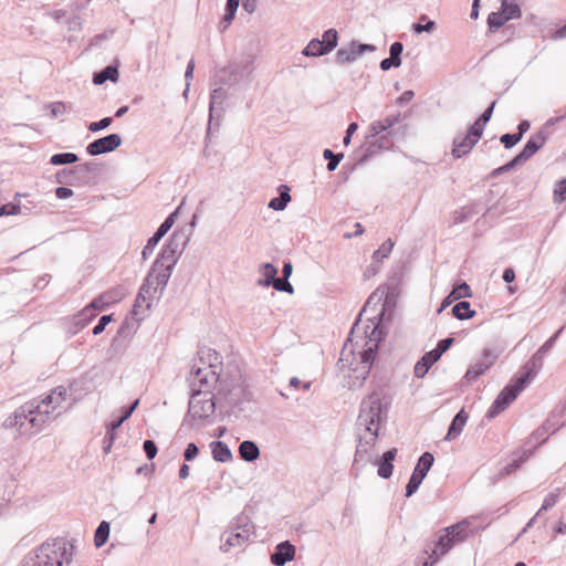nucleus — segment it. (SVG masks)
Listing matches in <instances>:
<instances>
[{"label":"nucleus","instance_id":"obj_1","mask_svg":"<svg viewBox=\"0 0 566 566\" xmlns=\"http://www.w3.org/2000/svg\"><path fill=\"white\" fill-rule=\"evenodd\" d=\"M381 302V296H377L376 293L369 296L365 306L359 313V316L352 327L348 342H353L355 338L368 337V347L359 353V358L356 359L354 352L344 345L340 357L337 361V368L344 374V377L348 378L347 386L349 388L360 387L368 377L373 363L376 357L378 343L381 340L382 333L379 329V321L385 312V304H380V310H374L373 316H368L367 321L370 323L366 326H361L364 315H368L371 312V306L377 307Z\"/></svg>","mask_w":566,"mask_h":566},{"label":"nucleus","instance_id":"obj_2","mask_svg":"<svg viewBox=\"0 0 566 566\" xmlns=\"http://www.w3.org/2000/svg\"><path fill=\"white\" fill-rule=\"evenodd\" d=\"M382 420V405L378 395H370L361 402L357 419L359 440L355 452L354 465L373 463L376 459L375 444L379 424Z\"/></svg>","mask_w":566,"mask_h":566},{"label":"nucleus","instance_id":"obj_3","mask_svg":"<svg viewBox=\"0 0 566 566\" xmlns=\"http://www.w3.org/2000/svg\"><path fill=\"white\" fill-rule=\"evenodd\" d=\"M74 546L63 537L52 538L28 554L21 566H71Z\"/></svg>","mask_w":566,"mask_h":566},{"label":"nucleus","instance_id":"obj_4","mask_svg":"<svg viewBox=\"0 0 566 566\" xmlns=\"http://www.w3.org/2000/svg\"><path fill=\"white\" fill-rule=\"evenodd\" d=\"M254 526L245 514L235 516L221 534L220 549L224 553L243 547L253 534Z\"/></svg>","mask_w":566,"mask_h":566},{"label":"nucleus","instance_id":"obj_5","mask_svg":"<svg viewBox=\"0 0 566 566\" xmlns=\"http://www.w3.org/2000/svg\"><path fill=\"white\" fill-rule=\"evenodd\" d=\"M530 377L531 373H525L518 377L513 385H507L493 401L486 416L489 418H494L505 410L530 382Z\"/></svg>","mask_w":566,"mask_h":566},{"label":"nucleus","instance_id":"obj_6","mask_svg":"<svg viewBox=\"0 0 566 566\" xmlns=\"http://www.w3.org/2000/svg\"><path fill=\"white\" fill-rule=\"evenodd\" d=\"M192 392H211V387L218 381V374L212 364L193 365L188 378Z\"/></svg>","mask_w":566,"mask_h":566},{"label":"nucleus","instance_id":"obj_7","mask_svg":"<svg viewBox=\"0 0 566 566\" xmlns=\"http://www.w3.org/2000/svg\"><path fill=\"white\" fill-rule=\"evenodd\" d=\"M522 17L520 4L515 0H501V8L496 12H491L488 17L489 31L494 33L511 20H517Z\"/></svg>","mask_w":566,"mask_h":566},{"label":"nucleus","instance_id":"obj_8","mask_svg":"<svg viewBox=\"0 0 566 566\" xmlns=\"http://www.w3.org/2000/svg\"><path fill=\"white\" fill-rule=\"evenodd\" d=\"M547 140V134L544 129H541L536 134L532 135L531 138L525 144L524 148L521 153L515 156L511 161L497 168L495 172L509 171L514 168L516 165L525 163L530 159L537 150H539Z\"/></svg>","mask_w":566,"mask_h":566},{"label":"nucleus","instance_id":"obj_9","mask_svg":"<svg viewBox=\"0 0 566 566\" xmlns=\"http://www.w3.org/2000/svg\"><path fill=\"white\" fill-rule=\"evenodd\" d=\"M502 354V348L484 347L480 357L468 368L464 378L469 381L476 380L489 370Z\"/></svg>","mask_w":566,"mask_h":566},{"label":"nucleus","instance_id":"obj_10","mask_svg":"<svg viewBox=\"0 0 566 566\" xmlns=\"http://www.w3.org/2000/svg\"><path fill=\"white\" fill-rule=\"evenodd\" d=\"M216 409V403L211 392H192L188 415L193 419L203 420L210 417Z\"/></svg>","mask_w":566,"mask_h":566},{"label":"nucleus","instance_id":"obj_11","mask_svg":"<svg viewBox=\"0 0 566 566\" xmlns=\"http://www.w3.org/2000/svg\"><path fill=\"white\" fill-rule=\"evenodd\" d=\"M70 395L63 386H57L46 395L42 396V406L50 411L51 421L61 416L65 408L64 403L69 400Z\"/></svg>","mask_w":566,"mask_h":566},{"label":"nucleus","instance_id":"obj_12","mask_svg":"<svg viewBox=\"0 0 566 566\" xmlns=\"http://www.w3.org/2000/svg\"><path fill=\"white\" fill-rule=\"evenodd\" d=\"M41 402L42 397L29 400L24 402V409L21 411L32 415L31 428L33 429L34 432L42 431L48 424L52 422L50 418V411H48V409L44 408L42 406L43 403Z\"/></svg>","mask_w":566,"mask_h":566},{"label":"nucleus","instance_id":"obj_13","mask_svg":"<svg viewBox=\"0 0 566 566\" xmlns=\"http://www.w3.org/2000/svg\"><path fill=\"white\" fill-rule=\"evenodd\" d=\"M434 461L433 455L430 452H424L419 458L418 463L411 474L408 484L406 486V496L409 497L417 492L428 471L432 467Z\"/></svg>","mask_w":566,"mask_h":566},{"label":"nucleus","instance_id":"obj_14","mask_svg":"<svg viewBox=\"0 0 566 566\" xmlns=\"http://www.w3.org/2000/svg\"><path fill=\"white\" fill-rule=\"evenodd\" d=\"M172 268L165 266L161 263H154L144 283L148 285L156 294L163 295V292L170 279Z\"/></svg>","mask_w":566,"mask_h":566},{"label":"nucleus","instance_id":"obj_15","mask_svg":"<svg viewBox=\"0 0 566 566\" xmlns=\"http://www.w3.org/2000/svg\"><path fill=\"white\" fill-rule=\"evenodd\" d=\"M159 297L148 285L143 283L135 298L133 315L137 319L144 318L150 310L153 301Z\"/></svg>","mask_w":566,"mask_h":566},{"label":"nucleus","instance_id":"obj_16","mask_svg":"<svg viewBox=\"0 0 566 566\" xmlns=\"http://www.w3.org/2000/svg\"><path fill=\"white\" fill-rule=\"evenodd\" d=\"M24 409V403L17 408L3 422L4 428L15 429L20 434L35 433L31 428V417L28 412H21Z\"/></svg>","mask_w":566,"mask_h":566},{"label":"nucleus","instance_id":"obj_17","mask_svg":"<svg viewBox=\"0 0 566 566\" xmlns=\"http://www.w3.org/2000/svg\"><path fill=\"white\" fill-rule=\"evenodd\" d=\"M122 145V137L118 134H109L105 137L95 139L86 147V151L91 156H98L111 153Z\"/></svg>","mask_w":566,"mask_h":566},{"label":"nucleus","instance_id":"obj_18","mask_svg":"<svg viewBox=\"0 0 566 566\" xmlns=\"http://www.w3.org/2000/svg\"><path fill=\"white\" fill-rule=\"evenodd\" d=\"M182 244L178 242L177 234L174 233L170 241L164 247L159 256L154 263H161L165 266L172 268L177 263L178 256L182 252Z\"/></svg>","mask_w":566,"mask_h":566},{"label":"nucleus","instance_id":"obj_19","mask_svg":"<svg viewBox=\"0 0 566 566\" xmlns=\"http://www.w3.org/2000/svg\"><path fill=\"white\" fill-rule=\"evenodd\" d=\"M457 544L451 537L442 530L437 533V538L432 542H428L424 547H429L431 553H436L437 557L441 559L446 556Z\"/></svg>","mask_w":566,"mask_h":566},{"label":"nucleus","instance_id":"obj_20","mask_svg":"<svg viewBox=\"0 0 566 566\" xmlns=\"http://www.w3.org/2000/svg\"><path fill=\"white\" fill-rule=\"evenodd\" d=\"M295 552V546L289 541L282 542L275 546V549L271 555V562L275 566H284L287 562L294 559Z\"/></svg>","mask_w":566,"mask_h":566},{"label":"nucleus","instance_id":"obj_21","mask_svg":"<svg viewBox=\"0 0 566 566\" xmlns=\"http://www.w3.org/2000/svg\"><path fill=\"white\" fill-rule=\"evenodd\" d=\"M563 426L564 423H559L557 420H555V416L551 415L539 428L533 431L530 437V441L542 444L546 441L548 433L556 432Z\"/></svg>","mask_w":566,"mask_h":566},{"label":"nucleus","instance_id":"obj_22","mask_svg":"<svg viewBox=\"0 0 566 566\" xmlns=\"http://www.w3.org/2000/svg\"><path fill=\"white\" fill-rule=\"evenodd\" d=\"M397 455V449H390L386 451L381 458H377L373 461V464L378 467L377 473L382 479H389L392 475V462Z\"/></svg>","mask_w":566,"mask_h":566},{"label":"nucleus","instance_id":"obj_23","mask_svg":"<svg viewBox=\"0 0 566 566\" xmlns=\"http://www.w3.org/2000/svg\"><path fill=\"white\" fill-rule=\"evenodd\" d=\"M475 144L476 142L467 134L459 135L453 139V148L451 154L454 158H461L469 154Z\"/></svg>","mask_w":566,"mask_h":566},{"label":"nucleus","instance_id":"obj_24","mask_svg":"<svg viewBox=\"0 0 566 566\" xmlns=\"http://www.w3.org/2000/svg\"><path fill=\"white\" fill-rule=\"evenodd\" d=\"M403 51V45L402 43L400 42H394L391 45H390V49H389V53H390V56L389 57H386L381 62H380V69L382 71H388L390 70L392 66L395 67H398L401 65V53Z\"/></svg>","mask_w":566,"mask_h":566},{"label":"nucleus","instance_id":"obj_25","mask_svg":"<svg viewBox=\"0 0 566 566\" xmlns=\"http://www.w3.org/2000/svg\"><path fill=\"white\" fill-rule=\"evenodd\" d=\"M469 522L461 521L457 524L447 526L442 528V532H446L455 544L464 542L469 536Z\"/></svg>","mask_w":566,"mask_h":566},{"label":"nucleus","instance_id":"obj_26","mask_svg":"<svg viewBox=\"0 0 566 566\" xmlns=\"http://www.w3.org/2000/svg\"><path fill=\"white\" fill-rule=\"evenodd\" d=\"M440 358L432 350L426 353L420 360L417 361L413 368L415 376L417 378H423L430 367L438 361Z\"/></svg>","mask_w":566,"mask_h":566},{"label":"nucleus","instance_id":"obj_27","mask_svg":"<svg viewBox=\"0 0 566 566\" xmlns=\"http://www.w3.org/2000/svg\"><path fill=\"white\" fill-rule=\"evenodd\" d=\"M467 420L468 415L464 412V410H460L453 418L444 439L451 441L459 437L464 424L467 423Z\"/></svg>","mask_w":566,"mask_h":566},{"label":"nucleus","instance_id":"obj_28","mask_svg":"<svg viewBox=\"0 0 566 566\" xmlns=\"http://www.w3.org/2000/svg\"><path fill=\"white\" fill-rule=\"evenodd\" d=\"M240 458L247 462H253L260 457V449L255 442L244 440L239 444Z\"/></svg>","mask_w":566,"mask_h":566},{"label":"nucleus","instance_id":"obj_29","mask_svg":"<svg viewBox=\"0 0 566 566\" xmlns=\"http://www.w3.org/2000/svg\"><path fill=\"white\" fill-rule=\"evenodd\" d=\"M212 458L218 462H229L232 460V452L228 444L222 441H212L210 443Z\"/></svg>","mask_w":566,"mask_h":566},{"label":"nucleus","instance_id":"obj_30","mask_svg":"<svg viewBox=\"0 0 566 566\" xmlns=\"http://www.w3.org/2000/svg\"><path fill=\"white\" fill-rule=\"evenodd\" d=\"M356 49V42H350L347 46H342L336 53V62L340 65L352 63L359 56Z\"/></svg>","mask_w":566,"mask_h":566},{"label":"nucleus","instance_id":"obj_31","mask_svg":"<svg viewBox=\"0 0 566 566\" xmlns=\"http://www.w3.org/2000/svg\"><path fill=\"white\" fill-rule=\"evenodd\" d=\"M279 197H275L270 200L268 207L275 211H282L286 208L287 203L291 201L290 188L286 185H281L279 187Z\"/></svg>","mask_w":566,"mask_h":566},{"label":"nucleus","instance_id":"obj_32","mask_svg":"<svg viewBox=\"0 0 566 566\" xmlns=\"http://www.w3.org/2000/svg\"><path fill=\"white\" fill-rule=\"evenodd\" d=\"M229 73L233 76V81L238 82L241 78H248L253 72V62L245 61L241 64H231L228 67Z\"/></svg>","mask_w":566,"mask_h":566},{"label":"nucleus","instance_id":"obj_33","mask_svg":"<svg viewBox=\"0 0 566 566\" xmlns=\"http://www.w3.org/2000/svg\"><path fill=\"white\" fill-rule=\"evenodd\" d=\"M118 75V69L116 65H107L101 72L94 74L93 83L95 85H102L106 81L117 82Z\"/></svg>","mask_w":566,"mask_h":566},{"label":"nucleus","instance_id":"obj_34","mask_svg":"<svg viewBox=\"0 0 566 566\" xmlns=\"http://www.w3.org/2000/svg\"><path fill=\"white\" fill-rule=\"evenodd\" d=\"M452 314L462 321L472 318L475 315V311L471 310L468 301H460L452 307Z\"/></svg>","mask_w":566,"mask_h":566},{"label":"nucleus","instance_id":"obj_35","mask_svg":"<svg viewBox=\"0 0 566 566\" xmlns=\"http://www.w3.org/2000/svg\"><path fill=\"white\" fill-rule=\"evenodd\" d=\"M302 53L305 56H322V55H325V54H327L329 52L327 51L326 46H324V44L321 42V40L313 39L304 48Z\"/></svg>","mask_w":566,"mask_h":566},{"label":"nucleus","instance_id":"obj_36","mask_svg":"<svg viewBox=\"0 0 566 566\" xmlns=\"http://www.w3.org/2000/svg\"><path fill=\"white\" fill-rule=\"evenodd\" d=\"M111 525L106 521H102L97 526L94 534V545L99 548L102 547L109 537Z\"/></svg>","mask_w":566,"mask_h":566},{"label":"nucleus","instance_id":"obj_37","mask_svg":"<svg viewBox=\"0 0 566 566\" xmlns=\"http://www.w3.org/2000/svg\"><path fill=\"white\" fill-rule=\"evenodd\" d=\"M544 354L538 349L524 366V374L531 373L530 380L538 373L543 366Z\"/></svg>","mask_w":566,"mask_h":566},{"label":"nucleus","instance_id":"obj_38","mask_svg":"<svg viewBox=\"0 0 566 566\" xmlns=\"http://www.w3.org/2000/svg\"><path fill=\"white\" fill-rule=\"evenodd\" d=\"M260 271H261L262 275L264 276V279L259 280L258 284L262 285V286H270L276 279L277 269L271 263H265L262 265Z\"/></svg>","mask_w":566,"mask_h":566},{"label":"nucleus","instance_id":"obj_39","mask_svg":"<svg viewBox=\"0 0 566 566\" xmlns=\"http://www.w3.org/2000/svg\"><path fill=\"white\" fill-rule=\"evenodd\" d=\"M226 91L221 87L214 88L210 95V104H209V114L210 118H212L213 112L219 107L221 109V105L226 98Z\"/></svg>","mask_w":566,"mask_h":566},{"label":"nucleus","instance_id":"obj_40","mask_svg":"<svg viewBox=\"0 0 566 566\" xmlns=\"http://www.w3.org/2000/svg\"><path fill=\"white\" fill-rule=\"evenodd\" d=\"M103 296L108 305H113L120 302L126 296V290L119 285L103 293Z\"/></svg>","mask_w":566,"mask_h":566},{"label":"nucleus","instance_id":"obj_41","mask_svg":"<svg viewBox=\"0 0 566 566\" xmlns=\"http://www.w3.org/2000/svg\"><path fill=\"white\" fill-rule=\"evenodd\" d=\"M239 1L240 0H227L226 13H224L223 21H222V23H223L222 30H226L228 28V25L234 19L235 12L239 7Z\"/></svg>","mask_w":566,"mask_h":566},{"label":"nucleus","instance_id":"obj_42","mask_svg":"<svg viewBox=\"0 0 566 566\" xmlns=\"http://www.w3.org/2000/svg\"><path fill=\"white\" fill-rule=\"evenodd\" d=\"M96 316L94 310H92L88 305L85 306L77 315L74 316L75 325L78 328L84 327L90 321H92Z\"/></svg>","mask_w":566,"mask_h":566},{"label":"nucleus","instance_id":"obj_43","mask_svg":"<svg viewBox=\"0 0 566 566\" xmlns=\"http://www.w3.org/2000/svg\"><path fill=\"white\" fill-rule=\"evenodd\" d=\"M78 160V157L74 153H60L55 154L50 158V163L52 165L59 166V165H67V164H74Z\"/></svg>","mask_w":566,"mask_h":566},{"label":"nucleus","instance_id":"obj_44","mask_svg":"<svg viewBox=\"0 0 566 566\" xmlns=\"http://www.w3.org/2000/svg\"><path fill=\"white\" fill-rule=\"evenodd\" d=\"M559 493L560 489H556L555 491L548 493L545 496L541 509L536 512V516H539L543 512L552 509L558 502Z\"/></svg>","mask_w":566,"mask_h":566},{"label":"nucleus","instance_id":"obj_45","mask_svg":"<svg viewBox=\"0 0 566 566\" xmlns=\"http://www.w3.org/2000/svg\"><path fill=\"white\" fill-rule=\"evenodd\" d=\"M394 242L391 239H387L378 250H376L373 254L374 262H380L382 259L387 258L394 248Z\"/></svg>","mask_w":566,"mask_h":566},{"label":"nucleus","instance_id":"obj_46","mask_svg":"<svg viewBox=\"0 0 566 566\" xmlns=\"http://www.w3.org/2000/svg\"><path fill=\"white\" fill-rule=\"evenodd\" d=\"M337 39V31L335 29H328L324 32L321 42L324 44V46H326L327 51L331 52L336 48Z\"/></svg>","mask_w":566,"mask_h":566},{"label":"nucleus","instance_id":"obj_47","mask_svg":"<svg viewBox=\"0 0 566 566\" xmlns=\"http://www.w3.org/2000/svg\"><path fill=\"white\" fill-rule=\"evenodd\" d=\"M178 211H179V208L176 211H174L171 214H169L166 218V220L159 226V228L154 233V235H156L157 238L161 239L171 229V227L174 226L175 218H176Z\"/></svg>","mask_w":566,"mask_h":566},{"label":"nucleus","instance_id":"obj_48","mask_svg":"<svg viewBox=\"0 0 566 566\" xmlns=\"http://www.w3.org/2000/svg\"><path fill=\"white\" fill-rule=\"evenodd\" d=\"M423 557H418L416 566H434L440 559L436 553H431L429 547H423Z\"/></svg>","mask_w":566,"mask_h":566},{"label":"nucleus","instance_id":"obj_49","mask_svg":"<svg viewBox=\"0 0 566 566\" xmlns=\"http://www.w3.org/2000/svg\"><path fill=\"white\" fill-rule=\"evenodd\" d=\"M472 217V211L469 208H461L460 210H455L451 214V224L457 226L468 221Z\"/></svg>","mask_w":566,"mask_h":566},{"label":"nucleus","instance_id":"obj_50","mask_svg":"<svg viewBox=\"0 0 566 566\" xmlns=\"http://www.w3.org/2000/svg\"><path fill=\"white\" fill-rule=\"evenodd\" d=\"M528 457L530 454L527 453V451H523L522 455L518 459L513 460L510 464L505 465L502 469L501 474L503 475L513 473L521 467L523 462H525L528 459Z\"/></svg>","mask_w":566,"mask_h":566},{"label":"nucleus","instance_id":"obj_51","mask_svg":"<svg viewBox=\"0 0 566 566\" xmlns=\"http://www.w3.org/2000/svg\"><path fill=\"white\" fill-rule=\"evenodd\" d=\"M323 156L325 159L328 160V163H327L328 171H334L343 158V154L335 155L331 149H325L323 153Z\"/></svg>","mask_w":566,"mask_h":566},{"label":"nucleus","instance_id":"obj_52","mask_svg":"<svg viewBox=\"0 0 566 566\" xmlns=\"http://www.w3.org/2000/svg\"><path fill=\"white\" fill-rule=\"evenodd\" d=\"M451 296L454 300H462V298L471 297L472 292H471L470 286L465 282H463L452 290Z\"/></svg>","mask_w":566,"mask_h":566},{"label":"nucleus","instance_id":"obj_53","mask_svg":"<svg viewBox=\"0 0 566 566\" xmlns=\"http://www.w3.org/2000/svg\"><path fill=\"white\" fill-rule=\"evenodd\" d=\"M420 20H422V21L427 20V23L426 24L415 23L412 25V31L415 33L431 32L434 29V27H436L434 21L428 20L427 15H424V14L421 15Z\"/></svg>","mask_w":566,"mask_h":566},{"label":"nucleus","instance_id":"obj_54","mask_svg":"<svg viewBox=\"0 0 566 566\" xmlns=\"http://www.w3.org/2000/svg\"><path fill=\"white\" fill-rule=\"evenodd\" d=\"M484 126H485V124L483 122H481L480 119H476L474 122V124L470 127L467 135L470 136L472 139H474L478 143L483 134Z\"/></svg>","mask_w":566,"mask_h":566},{"label":"nucleus","instance_id":"obj_55","mask_svg":"<svg viewBox=\"0 0 566 566\" xmlns=\"http://www.w3.org/2000/svg\"><path fill=\"white\" fill-rule=\"evenodd\" d=\"M565 200H566V178L558 181L554 188V201L563 202Z\"/></svg>","mask_w":566,"mask_h":566},{"label":"nucleus","instance_id":"obj_56","mask_svg":"<svg viewBox=\"0 0 566 566\" xmlns=\"http://www.w3.org/2000/svg\"><path fill=\"white\" fill-rule=\"evenodd\" d=\"M276 291L286 292L292 294L294 289L289 280L284 277H276L274 282L271 284Z\"/></svg>","mask_w":566,"mask_h":566},{"label":"nucleus","instance_id":"obj_57","mask_svg":"<svg viewBox=\"0 0 566 566\" xmlns=\"http://www.w3.org/2000/svg\"><path fill=\"white\" fill-rule=\"evenodd\" d=\"M161 239L157 238L156 235H153L144 247L142 251V256L144 260H147L154 252L156 245Z\"/></svg>","mask_w":566,"mask_h":566},{"label":"nucleus","instance_id":"obj_58","mask_svg":"<svg viewBox=\"0 0 566 566\" xmlns=\"http://www.w3.org/2000/svg\"><path fill=\"white\" fill-rule=\"evenodd\" d=\"M112 122H113L112 117H104L98 122H92L88 125V130L92 133L103 130V129L107 128L112 124Z\"/></svg>","mask_w":566,"mask_h":566},{"label":"nucleus","instance_id":"obj_59","mask_svg":"<svg viewBox=\"0 0 566 566\" xmlns=\"http://www.w3.org/2000/svg\"><path fill=\"white\" fill-rule=\"evenodd\" d=\"M51 111V116L57 118L66 113V106L63 102H54L46 106Z\"/></svg>","mask_w":566,"mask_h":566},{"label":"nucleus","instance_id":"obj_60","mask_svg":"<svg viewBox=\"0 0 566 566\" xmlns=\"http://www.w3.org/2000/svg\"><path fill=\"white\" fill-rule=\"evenodd\" d=\"M21 212L20 205L6 203L0 207V217L4 216H17Z\"/></svg>","mask_w":566,"mask_h":566},{"label":"nucleus","instance_id":"obj_61","mask_svg":"<svg viewBox=\"0 0 566 566\" xmlns=\"http://www.w3.org/2000/svg\"><path fill=\"white\" fill-rule=\"evenodd\" d=\"M453 342H454V339L452 337L441 339L437 344V347L434 349H432V352L436 353L438 358H440L443 355V353H446L450 348V346L452 345Z\"/></svg>","mask_w":566,"mask_h":566},{"label":"nucleus","instance_id":"obj_62","mask_svg":"<svg viewBox=\"0 0 566 566\" xmlns=\"http://www.w3.org/2000/svg\"><path fill=\"white\" fill-rule=\"evenodd\" d=\"M500 140L505 148H512L521 140V134H504Z\"/></svg>","mask_w":566,"mask_h":566},{"label":"nucleus","instance_id":"obj_63","mask_svg":"<svg viewBox=\"0 0 566 566\" xmlns=\"http://www.w3.org/2000/svg\"><path fill=\"white\" fill-rule=\"evenodd\" d=\"M382 132H386V126H384V124L380 120H375V122H373L369 125L368 135L366 137L368 139L369 138H375L376 136H378Z\"/></svg>","mask_w":566,"mask_h":566},{"label":"nucleus","instance_id":"obj_64","mask_svg":"<svg viewBox=\"0 0 566 566\" xmlns=\"http://www.w3.org/2000/svg\"><path fill=\"white\" fill-rule=\"evenodd\" d=\"M144 451L146 453V457L149 460H153L157 454V446L153 440H146L143 444Z\"/></svg>","mask_w":566,"mask_h":566}]
</instances>
